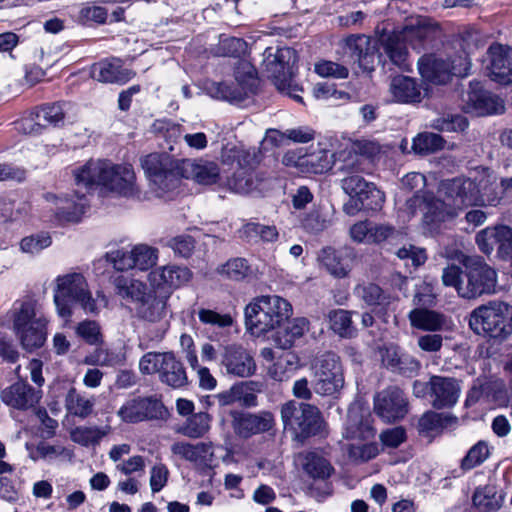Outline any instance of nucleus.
Returning <instances> with one entry per match:
<instances>
[{
    "instance_id": "nucleus-12",
    "label": "nucleus",
    "mask_w": 512,
    "mask_h": 512,
    "mask_svg": "<svg viewBox=\"0 0 512 512\" xmlns=\"http://www.w3.org/2000/svg\"><path fill=\"white\" fill-rule=\"evenodd\" d=\"M464 268L465 287H460V297L473 299L495 292L497 273L483 259L467 258Z\"/></svg>"
},
{
    "instance_id": "nucleus-30",
    "label": "nucleus",
    "mask_w": 512,
    "mask_h": 512,
    "mask_svg": "<svg viewBox=\"0 0 512 512\" xmlns=\"http://www.w3.org/2000/svg\"><path fill=\"white\" fill-rule=\"evenodd\" d=\"M354 293L378 316L387 314L394 299L390 293L375 283L359 284L355 287Z\"/></svg>"
},
{
    "instance_id": "nucleus-7",
    "label": "nucleus",
    "mask_w": 512,
    "mask_h": 512,
    "mask_svg": "<svg viewBox=\"0 0 512 512\" xmlns=\"http://www.w3.org/2000/svg\"><path fill=\"white\" fill-rule=\"evenodd\" d=\"M54 303L61 318L72 316V307L79 304L85 312L95 313L97 305L87 290V283L80 273L68 274L57 278V287L54 292Z\"/></svg>"
},
{
    "instance_id": "nucleus-55",
    "label": "nucleus",
    "mask_w": 512,
    "mask_h": 512,
    "mask_svg": "<svg viewBox=\"0 0 512 512\" xmlns=\"http://www.w3.org/2000/svg\"><path fill=\"white\" fill-rule=\"evenodd\" d=\"M191 175L200 185H213L217 184L220 180V170L218 165L214 162L193 164Z\"/></svg>"
},
{
    "instance_id": "nucleus-1",
    "label": "nucleus",
    "mask_w": 512,
    "mask_h": 512,
    "mask_svg": "<svg viewBox=\"0 0 512 512\" xmlns=\"http://www.w3.org/2000/svg\"><path fill=\"white\" fill-rule=\"evenodd\" d=\"M115 286L119 296L133 303L138 319L157 323L166 316L171 291L160 286L150 287L144 282L124 276L116 278Z\"/></svg>"
},
{
    "instance_id": "nucleus-19",
    "label": "nucleus",
    "mask_w": 512,
    "mask_h": 512,
    "mask_svg": "<svg viewBox=\"0 0 512 512\" xmlns=\"http://www.w3.org/2000/svg\"><path fill=\"white\" fill-rule=\"evenodd\" d=\"M230 415L234 433L243 439L268 432L275 424L273 414L266 410L258 413L233 410Z\"/></svg>"
},
{
    "instance_id": "nucleus-28",
    "label": "nucleus",
    "mask_w": 512,
    "mask_h": 512,
    "mask_svg": "<svg viewBox=\"0 0 512 512\" xmlns=\"http://www.w3.org/2000/svg\"><path fill=\"white\" fill-rule=\"evenodd\" d=\"M490 76L501 85L512 83V48L492 44L488 48Z\"/></svg>"
},
{
    "instance_id": "nucleus-60",
    "label": "nucleus",
    "mask_w": 512,
    "mask_h": 512,
    "mask_svg": "<svg viewBox=\"0 0 512 512\" xmlns=\"http://www.w3.org/2000/svg\"><path fill=\"white\" fill-rule=\"evenodd\" d=\"M75 333L88 345H101L103 343V335L98 322L94 320H84L77 324Z\"/></svg>"
},
{
    "instance_id": "nucleus-27",
    "label": "nucleus",
    "mask_w": 512,
    "mask_h": 512,
    "mask_svg": "<svg viewBox=\"0 0 512 512\" xmlns=\"http://www.w3.org/2000/svg\"><path fill=\"white\" fill-rule=\"evenodd\" d=\"M27 381L19 380L0 393L1 401L8 407L25 411L38 404L41 396Z\"/></svg>"
},
{
    "instance_id": "nucleus-44",
    "label": "nucleus",
    "mask_w": 512,
    "mask_h": 512,
    "mask_svg": "<svg viewBox=\"0 0 512 512\" xmlns=\"http://www.w3.org/2000/svg\"><path fill=\"white\" fill-rule=\"evenodd\" d=\"M397 34L403 37V41L409 43L413 49L421 50L425 48L427 41L431 40L432 30L417 21L416 24L405 25Z\"/></svg>"
},
{
    "instance_id": "nucleus-21",
    "label": "nucleus",
    "mask_w": 512,
    "mask_h": 512,
    "mask_svg": "<svg viewBox=\"0 0 512 512\" xmlns=\"http://www.w3.org/2000/svg\"><path fill=\"white\" fill-rule=\"evenodd\" d=\"M380 356L383 367L403 377H415L421 370V362L398 345L384 346L380 349Z\"/></svg>"
},
{
    "instance_id": "nucleus-49",
    "label": "nucleus",
    "mask_w": 512,
    "mask_h": 512,
    "mask_svg": "<svg viewBox=\"0 0 512 512\" xmlns=\"http://www.w3.org/2000/svg\"><path fill=\"white\" fill-rule=\"evenodd\" d=\"M264 383L261 381H242L235 384V393L238 402L246 408L256 407L258 405L257 393L264 391Z\"/></svg>"
},
{
    "instance_id": "nucleus-24",
    "label": "nucleus",
    "mask_w": 512,
    "mask_h": 512,
    "mask_svg": "<svg viewBox=\"0 0 512 512\" xmlns=\"http://www.w3.org/2000/svg\"><path fill=\"white\" fill-rule=\"evenodd\" d=\"M90 75L101 83L124 85L136 76V72L125 68L121 59L112 57L92 64Z\"/></svg>"
},
{
    "instance_id": "nucleus-50",
    "label": "nucleus",
    "mask_w": 512,
    "mask_h": 512,
    "mask_svg": "<svg viewBox=\"0 0 512 512\" xmlns=\"http://www.w3.org/2000/svg\"><path fill=\"white\" fill-rule=\"evenodd\" d=\"M307 171L313 174H324L332 169L334 164V154L328 150H318L307 155L302 163Z\"/></svg>"
},
{
    "instance_id": "nucleus-17",
    "label": "nucleus",
    "mask_w": 512,
    "mask_h": 512,
    "mask_svg": "<svg viewBox=\"0 0 512 512\" xmlns=\"http://www.w3.org/2000/svg\"><path fill=\"white\" fill-rule=\"evenodd\" d=\"M479 250L489 256L496 251V257L512 262V227L505 224L488 226L475 236Z\"/></svg>"
},
{
    "instance_id": "nucleus-51",
    "label": "nucleus",
    "mask_w": 512,
    "mask_h": 512,
    "mask_svg": "<svg viewBox=\"0 0 512 512\" xmlns=\"http://www.w3.org/2000/svg\"><path fill=\"white\" fill-rule=\"evenodd\" d=\"M490 456L488 442L479 440L467 451L466 455L460 461V468L467 472L475 467L482 465Z\"/></svg>"
},
{
    "instance_id": "nucleus-6",
    "label": "nucleus",
    "mask_w": 512,
    "mask_h": 512,
    "mask_svg": "<svg viewBox=\"0 0 512 512\" xmlns=\"http://www.w3.org/2000/svg\"><path fill=\"white\" fill-rule=\"evenodd\" d=\"M468 324L475 334L502 342L512 334V305L490 301L470 313Z\"/></svg>"
},
{
    "instance_id": "nucleus-11",
    "label": "nucleus",
    "mask_w": 512,
    "mask_h": 512,
    "mask_svg": "<svg viewBox=\"0 0 512 512\" xmlns=\"http://www.w3.org/2000/svg\"><path fill=\"white\" fill-rule=\"evenodd\" d=\"M262 66L267 77L277 89L289 88L297 74L298 55L290 47H267L263 53Z\"/></svg>"
},
{
    "instance_id": "nucleus-47",
    "label": "nucleus",
    "mask_w": 512,
    "mask_h": 512,
    "mask_svg": "<svg viewBox=\"0 0 512 512\" xmlns=\"http://www.w3.org/2000/svg\"><path fill=\"white\" fill-rule=\"evenodd\" d=\"M445 142L439 134L423 132L413 139L412 150L415 154L425 156L443 149Z\"/></svg>"
},
{
    "instance_id": "nucleus-26",
    "label": "nucleus",
    "mask_w": 512,
    "mask_h": 512,
    "mask_svg": "<svg viewBox=\"0 0 512 512\" xmlns=\"http://www.w3.org/2000/svg\"><path fill=\"white\" fill-rule=\"evenodd\" d=\"M431 405L437 410L452 408L458 402L461 387L453 377L433 375L430 377Z\"/></svg>"
},
{
    "instance_id": "nucleus-52",
    "label": "nucleus",
    "mask_w": 512,
    "mask_h": 512,
    "mask_svg": "<svg viewBox=\"0 0 512 512\" xmlns=\"http://www.w3.org/2000/svg\"><path fill=\"white\" fill-rule=\"evenodd\" d=\"M210 416L207 412L192 414L179 432L189 438H200L209 430Z\"/></svg>"
},
{
    "instance_id": "nucleus-2",
    "label": "nucleus",
    "mask_w": 512,
    "mask_h": 512,
    "mask_svg": "<svg viewBox=\"0 0 512 512\" xmlns=\"http://www.w3.org/2000/svg\"><path fill=\"white\" fill-rule=\"evenodd\" d=\"M75 182L87 190L103 186L120 195H130L134 191L135 174L131 165L113 164L110 160H89L75 170Z\"/></svg>"
},
{
    "instance_id": "nucleus-9",
    "label": "nucleus",
    "mask_w": 512,
    "mask_h": 512,
    "mask_svg": "<svg viewBox=\"0 0 512 512\" xmlns=\"http://www.w3.org/2000/svg\"><path fill=\"white\" fill-rule=\"evenodd\" d=\"M184 161L167 153H151L141 159V166L153 187L161 192L174 190L182 178H187Z\"/></svg>"
},
{
    "instance_id": "nucleus-35",
    "label": "nucleus",
    "mask_w": 512,
    "mask_h": 512,
    "mask_svg": "<svg viewBox=\"0 0 512 512\" xmlns=\"http://www.w3.org/2000/svg\"><path fill=\"white\" fill-rule=\"evenodd\" d=\"M412 327L423 331H441L446 325V317L434 310L416 308L409 313Z\"/></svg>"
},
{
    "instance_id": "nucleus-46",
    "label": "nucleus",
    "mask_w": 512,
    "mask_h": 512,
    "mask_svg": "<svg viewBox=\"0 0 512 512\" xmlns=\"http://www.w3.org/2000/svg\"><path fill=\"white\" fill-rule=\"evenodd\" d=\"M309 328V321L306 318H295L293 321L288 322L283 330V335L278 332L275 341L283 350L290 349L295 340L302 337Z\"/></svg>"
},
{
    "instance_id": "nucleus-34",
    "label": "nucleus",
    "mask_w": 512,
    "mask_h": 512,
    "mask_svg": "<svg viewBox=\"0 0 512 512\" xmlns=\"http://www.w3.org/2000/svg\"><path fill=\"white\" fill-rule=\"evenodd\" d=\"M381 46L389 58L390 62L401 69L409 71L407 44L403 41V37L396 31L383 35L380 39Z\"/></svg>"
},
{
    "instance_id": "nucleus-16",
    "label": "nucleus",
    "mask_w": 512,
    "mask_h": 512,
    "mask_svg": "<svg viewBox=\"0 0 512 512\" xmlns=\"http://www.w3.org/2000/svg\"><path fill=\"white\" fill-rule=\"evenodd\" d=\"M463 110L478 117L502 114L504 101L496 94L484 88L480 81H470L463 99Z\"/></svg>"
},
{
    "instance_id": "nucleus-62",
    "label": "nucleus",
    "mask_w": 512,
    "mask_h": 512,
    "mask_svg": "<svg viewBox=\"0 0 512 512\" xmlns=\"http://www.w3.org/2000/svg\"><path fill=\"white\" fill-rule=\"evenodd\" d=\"M171 450L175 455H179L188 461L195 462L205 456L208 452V446L203 442L197 444L176 442L172 445Z\"/></svg>"
},
{
    "instance_id": "nucleus-31",
    "label": "nucleus",
    "mask_w": 512,
    "mask_h": 512,
    "mask_svg": "<svg viewBox=\"0 0 512 512\" xmlns=\"http://www.w3.org/2000/svg\"><path fill=\"white\" fill-rule=\"evenodd\" d=\"M317 259L320 266L335 278H345L351 271L350 258L342 249H335L331 246L323 247Z\"/></svg>"
},
{
    "instance_id": "nucleus-4",
    "label": "nucleus",
    "mask_w": 512,
    "mask_h": 512,
    "mask_svg": "<svg viewBox=\"0 0 512 512\" xmlns=\"http://www.w3.org/2000/svg\"><path fill=\"white\" fill-rule=\"evenodd\" d=\"M33 298L17 300L10 311L12 331L23 350L33 353L42 348L48 336V319L38 315Z\"/></svg>"
},
{
    "instance_id": "nucleus-40",
    "label": "nucleus",
    "mask_w": 512,
    "mask_h": 512,
    "mask_svg": "<svg viewBox=\"0 0 512 512\" xmlns=\"http://www.w3.org/2000/svg\"><path fill=\"white\" fill-rule=\"evenodd\" d=\"M302 466L303 471L315 480H326L334 473L329 460L313 451L305 454Z\"/></svg>"
},
{
    "instance_id": "nucleus-22",
    "label": "nucleus",
    "mask_w": 512,
    "mask_h": 512,
    "mask_svg": "<svg viewBox=\"0 0 512 512\" xmlns=\"http://www.w3.org/2000/svg\"><path fill=\"white\" fill-rule=\"evenodd\" d=\"M373 417L369 407L360 402L350 404L347 411L344 437L351 440H371L375 437Z\"/></svg>"
},
{
    "instance_id": "nucleus-8",
    "label": "nucleus",
    "mask_w": 512,
    "mask_h": 512,
    "mask_svg": "<svg viewBox=\"0 0 512 512\" xmlns=\"http://www.w3.org/2000/svg\"><path fill=\"white\" fill-rule=\"evenodd\" d=\"M364 173L344 174L341 187L350 196L343 206L347 215L354 216L360 211L376 212L383 206L385 196L373 182L363 178Z\"/></svg>"
},
{
    "instance_id": "nucleus-56",
    "label": "nucleus",
    "mask_w": 512,
    "mask_h": 512,
    "mask_svg": "<svg viewBox=\"0 0 512 512\" xmlns=\"http://www.w3.org/2000/svg\"><path fill=\"white\" fill-rule=\"evenodd\" d=\"M77 21L83 26H100L108 22V10L97 5H86L79 10Z\"/></svg>"
},
{
    "instance_id": "nucleus-37",
    "label": "nucleus",
    "mask_w": 512,
    "mask_h": 512,
    "mask_svg": "<svg viewBox=\"0 0 512 512\" xmlns=\"http://www.w3.org/2000/svg\"><path fill=\"white\" fill-rule=\"evenodd\" d=\"M46 199L56 200L55 218L59 223H77L85 213L86 204L75 202L72 199H62L54 194H47Z\"/></svg>"
},
{
    "instance_id": "nucleus-39",
    "label": "nucleus",
    "mask_w": 512,
    "mask_h": 512,
    "mask_svg": "<svg viewBox=\"0 0 512 512\" xmlns=\"http://www.w3.org/2000/svg\"><path fill=\"white\" fill-rule=\"evenodd\" d=\"M457 418L453 415H444L432 410L426 411L418 420L417 431L419 435L429 437L435 432L441 431L448 425L456 422Z\"/></svg>"
},
{
    "instance_id": "nucleus-20",
    "label": "nucleus",
    "mask_w": 512,
    "mask_h": 512,
    "mask_svg": "<svg viewBox=\"0 0 512 512\" xmlns=\"http://www.w3.org/2000/svg\"><path fill=\"white\" fill-rule=\"evenodd\" d=\"M354 154H350L337 167L343 174L371 173L372 162L381 153V146L373 140H357L353 144Z\"/></svg>"
},
{
    "instance_id": "nucleus-57",
    "label": "nucleus",
    "mask_w": 512,
    "mask_h": 512,
    "mask_svg": "<svg viewBox=\"0 0 512 512\" xmlns=\"http://www.w3.org/2000/svg\"><path fill=\"white\" fill-rule=\"evenodd\" d=\"M431 126L440 132H464L469 126V121L461 114H448L434 119Z\"/></svg>"
},
{
    "instance_id": "nucleus-14",
    "label": "nucleus",
    "mask_w": 512,
    "mask_h": 512,
    "mask_svg": "<svg viewBox=\"0 0 512 512\" xmlns=\"http://www.w3.org/2000/svg\"><path fill=\"white\" fill-rule=\"evenodd\" d=\"M66 105V102L58 101L37 106L18 122V129L26 135L38 136L48 127H61L64 125Z\"/></svg>"
},
{
    "instance_id": "nucleus-54",
    "label": "nucleus",
    "mask_w": 512,
    "mask_h": 512,
    "mask_svg": "<svg viewBox=\"0 0 512 512\" xmlns=\"http://www.w3.org/2000/svg\"><path fill=\"white\" fill-rule=\"evenodd\" d=\"M65 407L70 414L86 418L92 412L93 403L82 397L74 387H71L65 398Z\"/></svg>"
},
{
    "instance_id": "nucleus-41",
    "label": "nucleus",
    "mask_w": 512,
    "mask_h": 512,
    "mask_svg": "<svg viewBox=\"0 0 512 512\" xmlns=\"http://www.w3.org/2000/svg\"><path fill=\"white\" fill-rule=\"evenodd\" d=\"M203 89L207 95L217 100L237 103L245 100V93L234 84L206 80Z\"/></svg>"
},
{
    "instance_id": "nucleus-23",
    "label": "nucleus",
    "mask_w": 512,
    "mask_h": 512,
    "mask_svg": "<svg viewBox=\"0 0 512 512\" xmlns=\"http://www.w3.org/2000/svg\"><path fill=\"white\" fill-rule=\"evenodd\" d=\"M220 364L228 375L240 378L251 377L257 370L255 359L250 351L236 344L224 348Z\"/></svg>"
},
{
    "instance_id": "nucleus-48",
    "label": "nucleus",
    "mask_w": 512,
    "mask_h": 512,
    "mask_svg": "<svg viewBox=\"0 0 512 512\" xmlns=\"http://www.w3.org/2000/svg\"><path fill=\"white\" fill-rule=\"evenodd\" d=\"M236 87L245 93V99L257 92L259 79L256 69L249 63H243L235 71Z\"/></svg>"
},
{
    "instance_id": "nucleus-10",
    "label": "nucleus",
    "mask_w": 512,
    "mask_h": 512,
    "mask_svg": "<svg viewBox=\"0 0 512 512\" xmlns=\"http://www.w3.org/2000/svg\"><path fill=\"white\" fill-rule=\"evenodd\" d=\"M143 375L158 374L159 381L173 389L189 384L186 368L174 352H147L139 361Z\"/></svg>"
},
{
    "instance_id": "nucleus-15",
    "label": "nucleus",
    "mask_w": 512,
    "mask_h": 512,
    "mask_svg": "<svg viewBox=\"0 0 512 512\" xmlns=\"http://www.w3.org/2000/svg\"><path fill=\"white\" fill-rule=\"evenodd\" d=\"M168 411L157 395L137 396L128 399L117 411L125 423L136 424L144 421L164 420Z\"/></svg>"
},
{
    "instance_id": "nucleus-59",
    "label": "nucleus",
    "mask_w": 512,
    "mask_h": 512,
    "mask_svg": "<svg viewBox=\"0 0 512 512\" xmlns=\"http://www.w3.org/2000/svg\"><path fill=\"white\" fill-rule=\"evenodd\" d=\"M445 219L444 202L434 196L428 195V200L423 211V223L426 226H435Z\"/></svg>"
},
{
    "instance_id": "nucleus-38",
    "label": "nucleus",
    "mask_w": 512,
    "mask_h": 512,
    "mask_svg": "<svg viewBox=\"0 0 512 512\" xmlns=\"http://www.w3.org/2000/svg\"><path fill=\"white\" fill-rule=\"evenodd\" d=\"M217 273L232 281H250L255 278V270L243 257H235L218 266Z\"/></svg>"
},
{
    "instance_id": "nucleus-18",
    "label": "nucleus",
    "mask_w": 512,
    "mask_h": 512,
    "mask_svg": "<svg viewBox=\"0 0 512 512\" xmlns=\"http://www.w3.org/2000/svg\"><path fill=\"white\" fill-rule=\"evenodd\" d=\"M409 403L404 391L397 386H390L374 398V411L385 422L394 423L403 419L408 413Z\"/></svg>"
},
{
    "instance_id": "nucleus-64",
    "label": "nucleus",
    "mask_w": 512,
    "mask_h": 512,
    "mask_svg": "<svg viewBox=\"0 0 512 512\" xmlns=\"http://www.w3.org/2000/svg\"><path fill=\"white\" fill-rule=\"evenodd\" d=\"M253 185L252 171L244 168L237 169L232 176L227 179L228 188L237 193H247L253 188Z\"/></svg>"
},
{
    "instance_id": "nucleus-32",
    "label": "nucleus",
    "mask_w": 512,
    "mask_h": 512,
    "mask_svg": "<svg viewBox=\"0 0 512 512\" xmlns=\"http://www.w3.org/2000/svg\"><path fill=\"white\" fill-rule=\"evenodd\" d=\"M345 52L354 63L364 69L373 64L374 58L377 56L370 39L360 34H353L345 39Z\"/></svg>"
},
{
    "instance_id": "nucleus-61",
    "label": "nucleus",
    "mask_w": 512,
    "mask_h": 512,
    "mask_svg": "<svg viewBox=\"0 0 512 512\" xmlns=\"http://www.w3.org/2000/svg\"><path fill=\"white\" fill-rule=\"evenodd\" d=\"M106 435V431L99 427H76L71 432V439L84 447L97 445Z\"/></svg>"
},
{
    "instance_id": "nucleus-63",
    "label": "nucleus",
    "mask_w": 512,
    "mask_h": 512,
    "mask_svg": "<svg viewBox=\"0 0 512 512\" xmlns=\"http://www.w3.org/2000/svg\"><path fill=\"white\" fill-rule=\"evenodd\" d=\"M158 250L147 245H137L133 248L134 267L146 271L152 268L157 261Z\"/></svg>"
},
{
    "instance_id": "nucleus-25",
    "label": "nucleus",
    "mask_w": 512,
    "mask_h": 512,
    "mask_svg": "<svg viewBox=\"0 0 512 512\" xmlns=\"http://www.w3.org/2000/svg\"><path fill=\"white\" fill-rule=\"evenodd\" d=\"M441 191L458 208L477 205L479 200V189L469 178L446 179L441 183Z\"/></svg>"
},
{
    "instance_id": "nucleus-53",
    "label": "nucleus",
    "mask_w": 512,
    "mask_h": 512,
    "mask_svg": "<svg viewBox=\"0 0 512 512\" xmlns=\"http://www.w3.org/2000/svg\"><path fill=\"white\" fill-rule=\"evenodd\" d=\"M243 236L248 241L273 242L278 238V231L274 225H263L260 223H247L242 229Z\"/></svg>"
},
{
    "instance_id": "nucleus-29",
    "label": "nucleus",
    "mask_w": 512,
    "mask_h": 512,
    "mask_svg": "<svg viewBox=\"0 0 512 512\" xmlns=\"http://www.w3.org/2000/svg\"><path fill=\"white\" fill-rule=\"evenodd\" d=\"M418 70L425 81L435 85L447 84L454 75L450 62L438 58L434 54L421 56L418 60Z\"/></svg>"
},
{
    "instance_id": "nucleus-33",
    "label": "nucleus",
    "mask_w": 512,
    "mask_h": 512,
    "mask_svg": "<svg viewBox=\"0 0 512 512\" xmlns=\"http://www.w3.org/2000/svg\"><path fill=\"white\" fill-rule=\"evenodd\" d=\"M421 91V83L409 76L397 75L390 83V92L397 103H419L422 99Z\"/></svg>"
},
{
    "instance_id": "nucleus-3",
    "label": "nucleus",
    "mask_w": 512,
    "mask_h": 512,
    "mask_svg": "<svg viewBox=\"0 0 512 512\" xmlns=\"http://www.w3.org/2000/svg\"><path fill=\"white\" fill-rule=\"evenodd\" d=\"M284 430L293 441L304 445L311 438H325L328 426L320 409L307 402L289 400L281 406Z\"/></svg>"
},
{
    "instance_id": "nucleus-5",
    "label": "nucleus",
    "mask_w": 512,
    "mask_h": 512,
    "mask_svg": "<svg viewBox=\"0 0 512 512\" xmlns=\"http://www.w3.org/2000/svg\"><path fill=\"white\" fill-rule=\"evenodd\" d=\"M292 313L291 304L277 295L255 298L245 308V326L248 332L260 336L279 328Z\"/></svg>"
},
{
    "instance_id": "nucleus-58",
    "label": "nucleus",
    "mask_w": 512,
    "mask_h": 512,
    "mask_svg": "<svg viewBox=\"0 0 512 512\" xmlns=\"http://www.w3.org/2000/svg\"><path fill=\"white\" fill-rule=\"evenodd\" d=\"M247 43L242 38L220 36L216 47V55L239 58L246 51Z\"/></svg>"
},
{
    "instance_id": "nucleus-43",
    "label": "nucleus",
    "mask_w": 512,
    "mask_h": 512,
    "mask_svg": "<svg viewBox=\"0 0 512 512\" xmlns=\"http://www.w3.org/2000/svg\"><path fill=\"white\" fill-rule=\"evenodd\" d=\"M299 358L290 351H283L276 362L269 368V376L278 382L288 380L298 368Z\"/></svg>"
},
{
    "instance_id": "nucleus-42",
    "label": "nucleus",
    "mask_w": 512,
    "mask_h": 512,
    "mask_svg": "<svg viewBox=\"0 0 512 512\" xmlns=\"http://www.w3.org/2000/svg\"><path fill=\"white\" fill-rule=\"evenodd\" d=\"M354 311L344 309H333L327 314L331 330L342 338H351L356 334L353 326L352 315Z\"/></svg>"
},
{
    "instance_id": "nucleus-36",
    "label": "nucleus",
    "mask_w": 512,
    "mask_h": 512,
    "mask_svg": "<svg viewBox=\"0 0 512 512\" xmlns=\"http://www.w3.org/2000/svg\"><path fill=\"white\" fill-rule=\"evenodd\" d=\"M503 496L494 484L477 486L472 495V505L480 512H497L502 507Z\"/></svg>"
},
{
    "instance_id": "nucleus-13",
    "label": "nucleus",
    "mask_w": 512,
    "mask_h": 512,
    "mask_svg": "<svg viewBox=\"0 0 512 512\" xmlns=\"http://www.w3.org/2000/svg\"><path fill=\"white\" fill-rule=\"evenodd\" d=\"M312 387L317 394L331 396L344 386L343 368L340 357L326 352L315 363Z\"/></svg>"
},
{
    "instance_id": "nucleus-45",
    "label": "nucleus",
    "mask_w": 512,
    "mask_h": 512,
    "mask_svg": "<svg viewBox=\"0 0 512 512\" xmlns=\"http://www.w3.org/2000/svg\"><path fill=\"white\" fill-rule=\"evenodd\" d=\"M159 276L162 282L157 286L170 291L171 288H178L187 283L192 277V273L187 267L168 265L161 268Z\"/></svg>"
}]
</instances>
